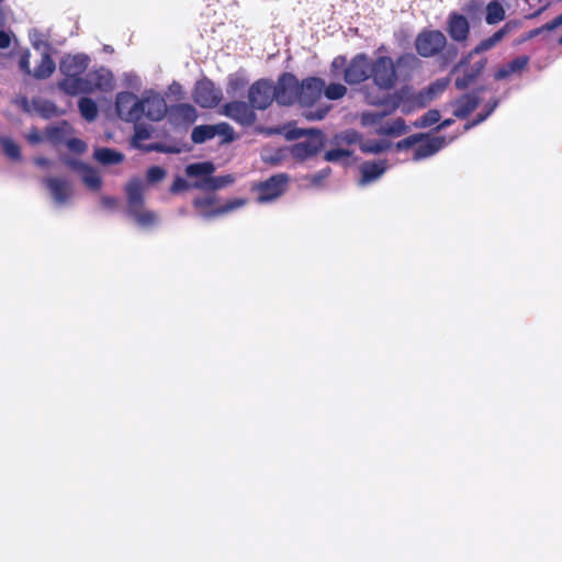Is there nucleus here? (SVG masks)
Listing matches in <instances>:
<instances>
[{
  "label": "nucleus",
  "instance_id": "nucleus-26",
  "mask_svg": "<svg viewBox=\"0 0 562 562\" xmlns=\"http://www.w3.org/2000/svg\"><path fill=\"white\" fill-rule=\"evenodd\" d=\"M528 57L527 56H519L508 64L501 67L494 75V78L496 80H505L510 78L513 75L521 72L525 67L528 65Z\"/></svg>",
  "mask_w": 562,
  "mask_h": 562
},
{
  "label": "nucleus",
  "instance_id": "nucleus-24",
  "mask_svg": "<svg viewBox=\"0 0 562 562\" xmlns=\"http://www.w3.org/2000/svg\"><path fill=\"white\" fill-rule=\"evenodd\" d=\"M71 134L72 128L70 124L65 121L46 127V139L55 145L65 144Z\"/></svg>",
  "mask_w": 562,
  "mask_h": 562
},
{
  "label": "nucleus",
  "instance_id": "nucleus-36",
  "mask_svg": "<svg viewBox=\"0 0 562 562\" xmlns=\"http://www.w3.org/2000/svg\"><path fill=\"white\" fill-rule=\"evenodd\" d=\"M391 147V143L386 139H367L360 142V149L367 154H380Z\"/></svg>",
  "mask_w": 562,
  "mask_h": 562
},
{
  "label": "nucleus",
  "instance_id": "nucleus-3",
  "mask_svg": "<svg viewBox=\"0 0 562 562\" xmlns=\"http://www.w3.org/2000/svg\"><path fill=\"white\" fill-rule=\"evenodd\" d=\"M324 87L325 82L315 77L307 78L300 83L297 102L302 106L307 108L304 110L303 116L308 121L323 120L329 110L328 106L311 108L321 98Z\"/></svg>",
  "mask_w": 562,
  "mask_h": 562
},
{
  "label": "nucleus",
  "instance_id": "nucleus-28",
  "mask_svg": "<svg viewBox=\"0 0 562 562\" xmlns=\"http://www.w3.org/2000/svg\"><path fill=\"white\" fill-rule=\"evenodd\" d=\"M86 77L80 78L79 76H65V79L60 81L59 87L68 94L89 93V87L87 86Z\"/></svg>",
  "mask_w": 562,
  "mask_h": 562
},
{
  "label": "nucleus",
  "instance_id": "nucleus-4",
  "mask_svg": "<svg viewBox=\"0 0 562 562\" xmlns=\"http://www.w3.org/2000/svg\"><path fill=\"white\" fill-rule=\"evenodd\" d=\"M284 135L288 139H297L303 136H308L306 140L295 144L291 149L292 156L300 160L316 155L324 145L323 134L318 130L288 126L284 131Z\"/></svg>",
  "mask_w": 562,
  "mask_h": 562
},
{
  "label": "nucleus",
  "instance_id": "nucleus-52",
  "mask_svg": "<svg viewBox=\"0 0 562 562\" xmlns=\"http://www.w3.org/2000/svg\"><path fill=\"white\" fill-rule=\"evenodd\" d=\"M149 137H150V130L148 127L143 126V125L135 126V134H134V138H133V142L135 145L137 144V142L148 139Z\"/></svg>",
  "mask_w": 562,
  "mask_h": 562
},
{
  "label": "nucleus",
  "instance_id": "nucleus-42",
  "mask_svg": "<svg viewBox=\"0 0 562 562\" xmlns=\"http://www.w3.org/2000/svg\"><path fill=\"white\" fill-rule=\"evenodd\" d=\"M497 105H498V100L497 99H494V100L490 101L487 103L486 112L479 114L477 117L474 121H472L471 123H467L464 125V130L468 131L471 127H473V126L484 122L493 113V111L497 108Z\"/></svg>",
  "mask_w": 562,
  "mask_h": 562
},
{
  "label": "nucleus",
  "instance_id": "nucleus-11",
  "mask_svg": "<svg viewBox=\"0 0 562 562\" xmlns=\"http://www.w3.org/2000/svg\"><path fill=\"white\" fill-rule=\"evenodd\" d=\"M143 117L153 122H158L165 117L168 112L165 98L155 90H145L142 93Z\"/></svg>",
  "mask_w": 562,
  "mask_h": 562
},
{
  "label": "nucleus",
  "instance_id": "nucleus-55",
  "mask_svg": "<svg viewBox=\"0 0 562 562\" xmlns=\"http://www.w3.org/2000/svg\"><path fill=\"white\" fill-rule=\"evenodd\" d=\"M124 79H125V85L128 88L139 89L142 86V81H140L139 77L133 72L125 74Z\"/></svg>",
  "mask_w": 562,
  "mask_h": 562
},
{
  "label": "nucleus",
  "instance_id": "nucleus-40",
  "mask_svg": "<svg viewBox=\"0 0 562 562\" xmlns=\"http://www.w3.org/2000/svg\"><path fill=\"white\" fill-rule=\"evenodd\" d=\"M30 41L33 47L40 53L49 50V44L37 30L30 31Z\"/></svg>",
  "mask_w": 562,
  "mask_h": 562
},
{
  "label": "nucleus",
  "instance_id": "nucleus-39",
  "mask_svg": "<svg viewBox=\"0 0 562 562\" xmlns=\"http://www.w3.org/2000/svg\"><path fill=\"white\" fill-rule=\"evenodd\" d=\"M33 108L43 117H50L56 113V108L52 102L41 99L33 100Z\"/></svg>",
  "mask_w": 562,
  "mask_h": 562
},
{
  "label": "nucleus",
  "instance_id": "nucleus-20",
  "mask_svg": "<svg viewBox=\"0 0 562 562\" xmlns=\"http://www.w3.org/2000/svg\"><path fill=\"white\" fill-rule=\"evenodd\" d=\"M387 168V160L385 159L362 162L359 168L361 175L358 182L359 186L364 187L376 181L384 175Z\"/></svg>",
  "mask_w": 562,
  "mask_h": 562
},
{
  "label": "nucleus",
  "instance_id": "nucleus-17",
  "mask_svg": "<svg viewBox=\"0 0 562 562\" xmlns=\"http://www.w3.org/2000/svg\"><path fill=\"white\" fill-rule=\"evenodd\" d=\"M222 98L221 90L216 89L212 81L201 80L194 90V101L202 108H213Z\"/></svg>",
  "mask_w": 562,
  "mask_h": 562
},
{
  "label": "nucleus",
  "instance_id": "nucleus-34",
  "mask_svg": "<svg viewBox=\"0 0 562 562\" xmlns=\"http://www.w3.org/2000/svg\"><path fill=\"white\" fill-rule=\"evenodd\" d=\"M0 146L4 156L12 161H21L22 154L19 144L9 136H0Z\"/></svg>",
  "mask_w": 562,
  "mask_h": 562
},
{
  "label": "nucleus",
  "instance_id": "nucleus-33",
  "mask_svg": "<svg viewBox=\"0 0 562 562\" xmlns=\"http://www.w3.org/2000/svg\"><path fill=\"white\" fill-rule=\"evenodd\" d=\"M55 63L49 56V50L41 53V61L35 67L32 76L37 79L48 78L55 70Z\"/></svg>",
  "mask_w": 562,
  "mask_h": 562
},
{
  "label": "nucleus",
  "instance_id": "nucleus-13",
  "mask_svg": "<svg viewBox=\"0 0 562 562\" xmlns=\"http://www.w3.org/2000/svg\"><path fill=\"white\" fill-rule=\"evenodd\" d=\"M288 177L285 175H276L268 180L256 186L258 192L257 201L261 204L270 203L280 198L286 188Z\"/></svg>",
  "mask_w": 562,
  "mask_h": 562
},
{
  "label": "nucleus",
  "instance_id": "nucleus-7",
  "mask_svg": "<svg viewBox=\"0 0 562 562\" xmlns=\"http://www.w3.org/2000/svg\"><path fill=\"white\" fill-rule=\"evenodd\" d=\"M375 86L383 90H391L396 83V70L392 58L381 56L371 63V72Z\"/></svg>",
  "mask_w": 562,
  "mask_h": 562
},
{
  "label": "nucleus",
  "instance_id": "nucleus-58",
  "mask_svg": "<svg viewBox=\"0 0 562 562\" xmlns=\"http://www.w3.org/2000/svg\"><path fill=\"white\" fill-rule=\"evenodd\" d=\"M30 57H31L30 53L25 52V53H23L21 55L20 61H19L21 70L24 71L27 75H32L33 74L31 71V68H30Z\"/></svg>",
  "mask_w": 562,
  "mask_h": 562
},
{
  "label": "nucleus",
  "instance_id": "nucleus-50",
  "mask_svg": "<svg viewBox=\"0 0 562 562\" xmlns=\"http://www.w3.org/2000/svg\"><path fill=\"white\" fill-rule=\"evenodd\" d=\"M25 138L30 144L37 145L46 139V132L43 134L34 127L27 134H25Z\"/></svg>",
  "mask_w": 562,
  "mask_h": 562
},
{
  "label": "nucleus",
  "instance_id": "nucleus-16",
  "mask_svg": "<svg viewBox=\"0 0 562 562\" xmlns=\"http://www.w3.org/2000/svg\"><path fill=\"white\" fill-rule=\"evenodd\" d=\"M371 61L364 54L355 56L344 71L348 85H357L370 77Z\"/></svg>",
  "mask_w": 562,
  "mask_h": 562
},
{
  "label": "nucleus",
  "instance_id": "nucleus-12",
  "mask_svg": "<svg viewBox=\"0 0 562 562\" xmlns=\"http://www.w3.org/2000/svg\"><path fill=\"white\" fill-rule=\"evenodd\" d=\"M367 99L370 104H382L385 106V109L363 112L361 114V124L363 126H373L382 124L383 119L386 115L393 113L400 106V99L397 97H390L385 100H380L368 95Z\"/></svg>",
  "mask_w": 562,
  "mask_h": 562
},
{
  "label": "nucleus",
  "instance_id": "nucleus-53",
  "mask_svg": "<svg viewBox=\"0 0 562 562\" xmlns=\"http://www.w3.org/2000/svg\"><path fill=\"white\" fill-rule=\"evenodd\" d=\"M190 188H193L192 183H189L186 179H183L181 177H177L176 180L173 181V184L170 188V191L172 193H177L182 190H188Z\"/></svg>",
  "mask_w": 562,
  "mask_h": 562
},
{
  "label": "nucleus",
  "instance_id": "nucleus-44",
  "mask_svg": "<svg viewBox=\"0 0 562 562\" xmlns=\"http://www.w3.org/2000/svg\"><path fill=\"white\" fill-rule=\"evenodd\" d=\"M246 203H247L246 199H243V198H237V199L231 200L227 203H225L223 206H218L217 213H220V215L229 213L234 210L243 207L244 205H246Z\"/></svg>",
  "mask_w": 562,
  "mask_h": 562
},
{
  "label": "nucleus",
  "instance_id": "nucleus-37",
  "mask_svg": "<svg viewBox=\"0 0 562 562\" xmlns=\"http://www.w3.org/2000/svg\"><path fill=\"white\" fill-rule=\"evenodd\" d=\"M505 19V9L498 1H492L486 5L485 21L493 25Z\"/></svg>",
  "mask_w": 562,
  "mask_h": 562
},
{
  "label": "nucleus",
  "instance_id": "nucleus-64",
  "mask_svg": "<svg viewBox=\"0 0 562 562\" xmlns=\"http://www.w3.org/2000/svg\"><path fill=\"white\" fill-rule=\"evenodd\" d=\"M453 123V120L451 119H447L445 120L439 126H438V130H443L448 126H450L451 124Z\"/></svg>",
  "mask_w": 562,
  "mask_h": 562
},
{
  "label": "nucleus",
  "instance_id": "nucleus-5",
  "mask_svg": "<svg viewBox=\"0 0 562 562\" xmlns=\"http://www.w3.org/2000/svg\"><path fill=\"white\" fill-rule=\"evenodd\" d=\"M449 142L443 136L427 137L424 134L411 135L396 144L398 150L413 148L414 161H420L434 156Z\"/></svg>",
  "mask_w": 562,
  "mask_h": 562
},
{
  "label": "nucleus",
  "instance_id": "nucleus-41",
  "mask_svg": "<svg viewBox=\"0 0 562 562\" xmlns=\"http://www.w3.org/2000/svg\"><path fill=\"white\" fill-rule=\"evenodd\" d=\"M347 92V88L341 83H330L325 88L324 94L329 100L341 99Z\"/></svg>",
  "mask_w": 562,
  "mask_h": 562
},
{
  "label": "nucleus",
  "instance_id": "nucleus-1",
  "mask_svg": "<svg viewBox=\"0 0 562 562\" xmlns=\"http://www.w3.org/2000/svg\"><path fill=\"white\" fill-rule=\"evenodd\" d=\"M125 191L127 214L133 218L135 224L143 229L156 227L159 224L158 214L144 205V181L138 178L132 179L126 184Z\"/></svg>",
  "mask_w": 562,
  "mask_h": 562
},
{
  "label": "nucleus",
  "instance_id": "nucleus-45",
  "mask_svg": "<svg viewBox=\"0 0 562 562\" xmlns=\"http://www.w3.org/2000/svg\"><path fill=\"white\" fill-rule=\"evenodd\" d=\"M337 139H338V142L346 143V144H355V143L360 144V142H362L361 135L357 131H353V130H347L345 132H341L339 135H337Z\"/></svg>",
  "mask_w": 562,
  "mask_h": 562
},
{
  "label": "nucleus",
  "instance_id": "nucleus-59",
  "mask_svg": "<svg viewBox=\"0 0 562 562\" xmlns=\"http://www.w3.org/2000/svg\"><path fill=\"white\" fill-rule=\"evenodd\" d=\"M560 25H562V13L559 16H557L555 19H553L551 22L543 25L542 29L547 30V31H553L557 27H559ZM560 43H562V37L560 38Z\"/></svg>",
  "mask_w": 562,
  "mask_h": 562
},
{
  "label": "nucleus",
  "instance_id": "nucleus-21",
  "mask_svg": "<svg viewBox=\"0 0 562 562\" xmlns=\"http://www.w3.org/2000/svg\"><path fill=\"white\" fill-rule=\"evenodd\" d=\"M89 65V57L85 54L67 55L59 64V69L65 76H80Z\"/></svg>",
  "mask_w": 562,
  "mask_h": 562
},
{
  "label": "nucleus",
  "instance_id": "nucleus-56",
  "mask_svg": "<svg viewBox=\"0 0 562 562\" xmlns=\"http://www.w3.org/2000/svg\"><path fill=\"white\" fill-rule=\"evenodd\" d=\"M100 204L105 210H115L117 207V199L109 195H102L100 198Z\"/></svg>",
  "mask_w": 562,
  "mask_h": 562
},
{
  "label": "nucleus",
  "instance_id": "nucleus-27",
  "mask_svg": "<svg viewBox=\"0 0 562 562\" xmlns=\"http://www.w3.org/2000/svg\"><path fill=\"white\" fill-rule=\"evenodd\" d=\"M220 130H229V125L222 123L217 125H201L193 128L191 139L195 144H202L207 139L213 138Z\"/></svg>",
  "mask_w": 562,
  "mask_h": 562
},
{
  "label": "nucleus",
  "instance_id": "nucleus-23",
  "mask_svg": "<svg viewBox=\"0 0 562 562\" xmlns=\"http://www.w3.org/2000/svg\"><path fill=\"white\" fill-rule=\"evenodd\" d=\"M480 103V97L476 92L468 93L453 102V115L459 119L467 117Z\"/></svg>",
  "mask_w": 562,
  "mask_h": 562
},
{
  "label": "nucleus",
  "instance_id": "nucleus-25",
  "mask_svg": "<svg viewBox=\"0 0 562 562\" xmlns=\"http://www.w3.org/2000/svg\"><path fill=\"white\" fill-rule=\"evenodd\" d=\"M169 115L176 123L191 124L196 120V110L191 104H177L171 106Z\"/></svg>",
  "mask_w": 562,
  "mask_h": 562
},
{
  "label": "nucleus",
  "instance_id": "nucleus-62",
  "mask_svg": "<svg viewBox=\"0 0 562 562\" xmlns=\"http://www.w3.org/2000/svg\"><path fill=\"white\" fill-rule=\"evenodd\" d=\"M34 161L40 167H43V168L50 167V161L47 158H45V157H37V158H35Z\"/></svg>",
  "mask_w": 562,
  "mask_h": 562
},
{
  "label": "nucleus",
  "instance_id": "nucleus-49",
  "mask_svg": "<svg viewBox=\"0 0 562 562\" xmlns=\"http://www.w3.org/2000/svg\"><path fill=\"white\" fill-rule=\"evenodd\" d=\"M350 155H351L350 151L346 150V149H341V148L330 149V150L326 151L325 160L338 161L345 157H349Z\"/></svg>",
  "mask_w": 562,
  "mask_h": 562
},
{
  "label": "nucleus",
  "instance_id": "nucleus-31",
  "mask_svg": "<svg viewBox=\"0 0 562 562\" xmlns=\"http://www.w3.org/2000/svg\"><path fill=\"white\" fill-rule=\"evenodd\" d=\"M406 124L403 119L397 117L392 121L383 122L375 130L379 135L401 136L406 133Z\"/></svg>",
  "mask_w": 562,
  "mask_h": 562
},
{
  "label": "nucleus",
  "instance_id": "nucleus-60",
  "mask_svg": "<svg viewBox=\"0 0 562 562\" xmlns=\"http://www.w3.org/2000/svg\"><path fill=\"white\" fill-rule=\"evenodd\" d=\"M346 65V58L342 56L336 57L331 63V69L334 72L338 71L339 69L344 68Z\"/></svg>",
  "mask_w": 562,
  "mask_h": 562
},
{
  "label": "nucleus",
  "instance_id": "nucleus-38",
  "mask_svg": "<svg viewBox=\"0 0 562 562\" xmlns=\"http://www.w3.org/2000/svg\"><path fill=\"white\" fill-rule=\"evenodd\" d=\"M80 114L89 122L95 120L98 115L97 103L90 98H81L78 103Z\"/></svg>",
  "mask_w": 562,
  "mask_h": 562
},
{
  "label": "nucleus",
  "instance_id": "nucleus-8",
  "mask_svg": "<svg viewBox=\"0 0 562 562\" xmlns=\"http://www.w3.org/2000/svg\"><path fill=\"white\" fill-rule=\"evenodd\" d=\"M63 161L67 167L79 175L81 182L89 191L98 192L101 190L103 179L98 169L77 158L64 157Z\"/></svg>",
  "mask_w": 562,
  "mask_h": 562
},
{
  "label": "nucleus",
  "instance_id": "nucleus-22",
  "mask_svg": "<svg viewBox=\"0 0 562 562\" xmlns=\"http://www.w3.org/2000/svg\"><path fill=\"white\" fill-rule=\"evenodd\" d=\"M470 25L465 16L451 13L448 19V32L452 40L462 42L468 38Z\"/></svg>",
  "mask_w": 562,
  "mask_h": 562
},
{
  "label": "nucleus",
  "instance_id": "nucleus-29",
  "mask_svg": "<svg viewBox=\"0 0 562 562\" xmlns=\"http://www.w3.org/2000/svg\"><path fill=\"white\" fill-rule=\"evenodd\" d=\"M449 78H440L434 81L425 91L419 93V102L422 105L432 101L440 95L449 86Z\"/></svg>",
  "mask_w": 562,
  "mask_h": 562
},
{
  "label": "nucleus",
  "instance_id": "nucleus-61",
  "mask_svg": "<svg viewBox=\"0 0 562 562\" xmlns=\"http://www.w3.org/2000/svg\"><path fill=\"white\" fill-rule=\"evenodd\" d=\"M11 44V38L8 33L0 31V48H8Z\"/></svg>",
  "mask_w": 562,
  "mask_h": 562
},
{
  "label": "nucleus",
  "instance_id": "nucleus-57",
  "mask_svg": "<svg viewBox=\"0 0 562 562\" xmlns=\"http://www.w3.org/2000/svg\"><path fill=\"white\" fill-rule=\"evenodd\" d=\"M496 45V42L493 40L492 36L483 40L474 49V53H482V52H485V50H488L491 49L492 47H494Z\"/></svg>",
  "mask_w": 562,
  "mask_h": 562
},
{
  "label": "nucleus",
  "instance_id": "nucleus-54",
  "mask_svg": "<svg viewBox=\"0 0 562 562\" xmlns=\"http://www.w3.org/2000/svg\"><path fill=\"white\" fill-rule=\"evenodd\" d=\"M330 175V168H324L318 172L311 176V182L313 186H321V183Z\"/></svg>",
  "mask_w": 562,
  "mask_h": 562
},
{
  "label": "nucleus",
  "instance_id": "nucleus-2",
  "mask_svg": "<svg viewBox=\"0 0 562 562\" xmlns=\"http://www.w3.org/2000/svg\"><path fill=\"white\" fill-rule=\"evenodd\" d=\"M215 166L210 161L190 164L186 167L189 178H194L192 187L199 190L215 191L234 182L232 175L212 177Z\"/></svg>",
  "mask_w": 562,
  "mask_h": 562
},
{
  "label": "nucleus",
  "instance_id": "nucleus-10",
  "mask_svg": "<svg viewBox=\"0 0 562 562\" xmlns=\"http://www.w3.org/2000/svg\"><path fill=\"white\" fill-rule=\"evenodd\" d=\"M447 40L442 32L437 30L423 31L415 41L417 53L423 57H431L438 54L445 46Z\"/></svg>",
  "mask_w": 562,
  "mask_h": 562
},
{
  "label": "nucleus",
  "instance_id": "nucleus-46",
  "mask_svg": "<svg viewBox=\"0 0 562 562\" xmlns=\"http://www.w3.org/2000/svg\"><path fill=\"white\" fill-rule=\"evenodd\" d=\"M245 85L246 81L241 76L232 75L228 78L227 93H236L238 90L243 89Z\"/></svg>",
  "mask_w": 562,
  "mask_h": 562
},
{
  "label": "nucleus",
  "instance_id": "nucleus-43",
  "mask_svg": "<svg viewBox=\"0 0 562 562\" xmlns=\"http://www.w3.org/2000/svg\"><path fill=\"white\" fill-rule=\"evenodd\" d=\"M440 120V113L437 110H429L417 122L420 127H429Z\"/></svg>",
  "mask_w": 562,
  "mask_h": 562
},
{
  "label": "nucleus",
  "instance_id": "nucleus-15",
  "mask_svg": "<svg viewBox=\"0 0 562 562\" xmlns=\"http://www.w3.org/2000/svg\"><path fill=\"white\" fill-rule=\"evenodd\" d=\"M248 99L254 109L266 110L274 100L272 82L260 79L252 83L249 88Z\"/></svg>",
  "mask_w": 562,
  "mask_h": 562
},
{
  "label": "nucleus",
  "instance_id": "nucleus-47",
  "mask_svg": "<svg viewBox=\"0 0 562 562\" xmlns=\"http://www.w3.org/2000/svg\"><path fill=\"white\" fill-rule=\"evenodd\" d=\"M517 26V23L514 21L507 22L503 27L496 31L492 37L497 43H499L507 34L513 32Z\"/></svg>",
  "mask_w": 562,
  "mask_h": 562
},
{
  "label": "nucleus",
  "instance_id": "nucleus-30",
  "mask_svg": "<svg viewBox=\"0 0 562 562\" xmlns=\"http://www.w3.org/2000/svg\"><path fill=\"white\" fill-rule=\"evenodd\" d=\"M93 158L103 166H111L122 162L124 156L112 148L101 147L94 149Z\"/></svg>",
  "mask_w": 562,
  "mask_h": 562
},
{
  "label": "nucleus",
  "instance_id": "nucleus-63",
  "mask_svg": "<svg viewBox=\"0 0 562 562\" xmlns=\"http://www.w3.org/2000/svg\"><path fill=\"white\" fill-rule=\"evenodd\" d=\"M414 56L412 55H407V56H402L397 59V65H402V64H407L408 61L411 60H414Z\"/></svg>",
  "mask_w": 562,
  "mask_h": 562
},
{
  "label": "nucleus",
  "instance_id": "nucleus-14",
  "mask_svg": "<svg viewBox=\"0 0 562 562\" xmlns=\"http://www.w3.org/2000/svg\"><path fill=\"white\" fill-rule=\"evenodd\" d=\"M299 80L291 74H283L277 86H273L276 101L281 105H290L299 99Z\"/></svg>",
  "mask_w": 562,
  "mask_h": 562
},
{
  "label": "nucleus",
  "instance_id": "nucleus-19",
  "mask_svg": "<svg viewBox=\"0 0 562 562\" xmlns=\"http://www.w3.org/2000/svg\"><path fill=\"white\" fill-rule=\"evenodd\" d=\"M87 86L89 87V93L94 90L111 91L114 88V78L112 72L101 67L94 71H90L86 76Z\"/></svg>",
  "mask_w": 562,
  "mask_h": 562
},
{
  "label": "nucleus",
  "instance_id": "nucleus-48",
  "mask_svg": "<svg viewBox=\"0 0 562 562\" xmlns=\"http://www.w3.org/2000/svg\"><path fill=\"white\" fill-rule=\"evenodd\" d=\"M65 144L67 145L69 150H71L76 154H81V153L86 151V149H87V145L85 142H82L79 138H74V137H71V135L67 138Z\"/></svg>",
  "mask_w": 562,
  "mask_h": 562
},
{
  "label": "nucleus",
  "instance_id": "nucleus-51",
  "mask_svg": "<svg viewBox=\"0 0 562 562\" xmlns=\"http://www.w3.org/2000/svg\"><path fill=\"white\" fill-rule=\"evenodd\" d=\"M166 172L162 168L158 167V166H154L151 168L148 169L147 171V180L149 182H158L160 180L164 179Z\"/></svg>",
  "mask_w": 562,
  "mask_h": 562
},
{
  "label": "nucleus",
  "instance_id": "nucleus-6",
  "mask_svg": "<svg viewBox=\"0 0 562 562\" xmlns=\"http://www.w3.org/2000/svg\"><path fill=\"white\" fill-rule=\"evenodd\" d=\"M115 110L117 116L130 123H136L143 117L142 97L127 91H122L116 94Z\"/></svg>",
  "mask_w": 562,
  "mask_h": 562
},
{
  "label": "nucleus",
  "instance_id": "nucleus-32",
  "mask_svg": "<svg viewBox=\"0 0 562 562\" xmlns=\"http://www.w3.org/2000/svg\"><path fill=\"white\" fill-rule=\"evenodd\" d=\"M214 203H215V196L206 195V196L195 199L193 204H194L195 209L198 210L199 214L203 218L209 220V218L220 215V213H217L218 206H215Z\"/></svg>",
  "mask_w": 562,
  "mask_h": 562
},
{
  "label": "nucleus",
  "instance_id": "nucleus-35",
  "mask_svg": "<svg viewBox=\"0 0 562 562\" xmlns=\"http://www.w3.org/2000/svg\"><path fill=\"white\" fill-rule=\"evenodd\" d=\"M484 65L485 63L483 60L475 63L473 69L465 71L462 77H458L456 79V87L460 90L468 88L472 82H474L479 74L484 68Z\"/></svg>",
  "mask_w": 562,
  "mask_h": 562
},
{
  "label": "nucleus",
  "instance_id": "nucleus-18",
  "mask_svg": "<svg viewBox=\"0 0 562 562\" xmlns=\"http://www.w3.org/2000/svg\"><path fill=\"white\" fill-rule=\"evenodd\" d=\"M224 115L241 125H251L256 121L252 106L244 101H233L224 105Z\"/></svg>",
  "mask_w": 562,
  "mask_h": 562
},
{
  "label": "nucleus",
  "instance_id": "nucleus-9",
  "mask_svg": "<svg viewBox=\"0 0 562 562\" xmlns=\"http://www.w3.org/2000/svg\"><path fill=\"white\" fill-rule=\"evenodd\" d=\"M43 182L56 206L65 207L70 204L74 196V186L70 180L64 177H46Z\"/></svg>",
  "mask_w": 562,
  "mask_h": 562
}]
</instances>
